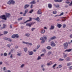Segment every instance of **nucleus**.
<instances>
[{
	"label": "nucleus",
	"mask_w": 72,
	"mask_h": 72,
	"mask_svg": "<svg viewBox=\"0 0 72 72\" xmlns=\"http://www.w3.org/2000/svg\"><path fill=\"white\" fill-rule=\"evenodd\" d=\"M47 49H48V50H50V49H51V47L50 46H48L46 48Z\"/></svg>",
	"instance_id": "bb28decb"
},
{
	"label": "nucleus",
	"mask_w": 72,
	"mask_h": 72,
	"mask_svg": "<svg viewBox=\"0 0 72 72\" xmlns=\"http://www.w3.org/2000/svg\"><path fill=\"white\" fill-rule=\"evenodd\" d=\"M37 13L38 14H42V12H41V9H39L38 10Z\"/></svg>",
	"instance_id": "9d476101"
},
{
	"label": "nucleus",
	"mask_w": 72,
	"mask_h": 72,
	"mask_svg": "<svg viewBox=\"0 0 72 72\" xmlns=\"http://www.w3.org/2000/svg\"><path fill=\"white\" fill-rule=\"evenodd\" d=\"M22 18L21 17L20 18H19L18 19V21H20V20H22Z\"/></svg>",
	"instance_id": "4d7b16f0"
},
{
	"label": "nucleus",
	"mask_w": 72,
	"mask_h": 72,
	"mask_svg": "<svg viewBox=\"0 0 72 72\" xmlns=\"http://www.w3.org/2000/svg\"><path fill=\"white\" fill-rule=\"evenodd\" d=\"M11 46V45H10L9 44H8L7 45V46H8V48H10Z\"/></svg>",
	"instance_id": "e433bc0d"
},
{
	"label": "nucleus",
	"mask_w": 72,
	"mask_h": 72,
	"mask_svg": "<svg viewBox=\"0 0 72 72\" xmlns=\"http://www.w3.org/2000/svg\"><path fill=\"white\" fill-rule=\"evenodd\" d=\"M24 51H25V52H26V51H27V48H26L24 49Z\"/></svg>",
	"instance_id": "37998d69"
},
{
	"label": "nucleus",
	"mask_w": 72,
	"mask_h": 72,
	"mask_svg": "<svg viewBox=\"0 0 72 72\" xmlns=\"http://www.w3.org/2000/svg\"><path fill=\"white\" fill-rule=\"evenodd\" d=\"M27 44L28 45V46L30 45V46H32V44L31 43L27 42Z\"/></svg>",
	"instance_id": "a878e982"
},
{
	"label": "nucleus",
	"mask_w": 72,
	"mask_h": 72,
	"mask_svg": "<svg viewBox=\"0 0 72 72\" xmlns=\"http://www.w3.org/2000/svg\"><path fill=\"white\" fill-rule=\"evenodd\" d=\"M0 18H1L2 19H3L4 20H6L7 18L6 17L5 15H1L0 16Z\"/></svg>",
	"instance_id": "7ed1b4c3"
},
{
	"label": "nucleus",
	"mask_w": 72,
	"mask_h": 72,
	"mask_svg": "<svg viewBox=\"0 0 72 72\" xmlns=\"http://www.w3.org/2000/svg\"><path fill=\"white\" fill-rule=\"evenodd\" d=\"M41 59V57L40 56H39L37 58V60H40Z\"/></svg>",
	"instance_id": "de8ad7c7"
},
{
	"label": "nucleus",
	"mask_w": 72,
	"mask_h": 72,
	"mask_svg": "<svg viewBox=\"0 0 72 72\" xmlns=\"http://www.w3.org/2000/svg\"><path fill=\"white\" fill-rule=\"evenodd\" d=\"M30 35V34L29 33H27L25 34V36H27V37H29Z\"/></svg>",
	"instance_id": "7c9ffc66"
},
{
	"label": "nucleus",
	"mask_w": 72,
	"mask_h": 72,
	"mask_svg": "<svg viewBox=\"0 0 72 72\" xmlns=\"http://www.w3.org/2000/svg\"><path fill=\"white\" fill-rule=\"evenodd\" d=\"M57 38V37L55 36H53L50 38L49 40V42H50L51 40H54V39H55Z\"/></svg>",
	"instance_id": "20e7f679"
},
{
	"label": "nucleus",
	"mask_w": 72,
	"mask_h": 72,
	"mask_svg": "<svg viewBox=\"0 0 72 72\" xmlns=\"http://www.w3.org/2000/svg\"><path fill=\"white\" fill-rule=\"evenodd\" d=\"M45 30H42L41 31V32L42 33H45Z\"/></svg>",
	"instance_id": "c756f323"
},
{
	"label": "nucleus",
	"mask_w": 72,
	"mask_h": 72,
	"mask_svg": "<svg viewBox=\"0 0 72 72\" xmlns=\"http://www.w3.org/2000/svg\"><path fill=\"white\" fill-rule=\"evenodd\" d=\"M17 55L18 56H21V53H19V52H17Z\"/></svg>",
	"instance_id": "ea45409f"
},
{
	"label": "nucleus",
	"mask_w": 72,
	"mask_h": 72,
	"mask_svg": "<svg viewBox=\"0 0 72 72\" xmlns=\"http://www.w3.org/2000/svg\"><path fill=\"white\" fill-rule=\"evenodd\" d=\"M29 53V55H31L33 54V52L32 51H31L30 52H28Z\"/></svg>",
	"instance_id": "aec40b11"
},
{
	"label": "nucleus",
	"mask_w": 72,
	"mask_h": 72,
	"mask_svg": "<svg viewBox=\"0 0 72 72\" xmlns=\"http://www.w3.org/2000/svg\"><path fill=\"white\" fill-rule=\"evenodd\" d=\"M1 30H2V29H4V28H5V27L3 26V27H1Z\"/></svg>",
	"instance_id": "680f3d73"
},
{
	"label": "nucleus",
	"mask_w": 72,
	"mask_h": 72,
	"mask_svg": "<svg viewBox=\"0 0 72 72\" xmlns=\"http://www.w3.org/2000/svg\"><path fill=\"white\" fill-rule=\"evenodd\" d=\"M24 66V64H22L21 66V68H23Z\"/></svg>",
	"instance_id": "79ce46f5"
},
{
	"label": "nucleus",
	"mask_w": 72,
	"mask_h": 72,
	"mask_svg": "<svg viewBox=\"0 0 72 72\" xmlns=\"http://www.w3.org/2000/svg\"><path fill=\"white\" fill-rule=\"evenodd\" d=\"M33 12V10H31L29 12V13L31 14Z\"/></svg>",
	"instance_id": "4c0bfd02"
},
{
	"label": "nucleus",
	"mask_w": 72,
	"mask_h": 72,
	"mask_svg": "<svg viewBox=\"0 0 72 72\" xmlns=\"http://www.w3.org/2000/svg\"><path fill=\"white\" fill-rule=\"evenodd\" d=\"M57 65V64H55L53 66V68H54V67H55Z\"/></svg>",
	"instance_id": "58836bf2"
},
{
	"label": "nucleus",
	"mask_w": 72,
	"mask_h": 72,
	"mask_svg": "<svg viewBox=\"0 0 72 72\" xmlns=\"http://www.w3.org/2000/svg\"><path fill=\"white\" fill-rule=\"evenodd\" d=\"M7 54L6 53H4V56H7Z\"/></svg>",
	"instance_id": "603ef678"
},
{
	"label": "nucleus",
	"mask_w": 72,
	"mask_h": 72,
	"mask_svg": "<svg viewBox=\"0 0 72 72\" xmlns=\"http://www.w3.org/2000/svg\"><path fill=\"white\" fill-rule=\"evenodd\" d=\"M11 1V4H14L15 3V1H14L13 0H10Z\"/></svg>",
	"instance_id": "2eb2a0df"
},
{
	"label": "nucleus",
	"mask_w": 72,
	"mask_h": 72,
	"mask_svg": "<svg viewBox=\"0 0 72 72\" xmlns=\"http://www.w3.org/2000/svg\"><path fill=\"white\" fill-rule=\"evenodd\" d=\"M69 37L70 38H72V34L70 35L69 36Z\"/></svg>",
	"instance_id": "774afa93"
},
{
	"label": "nucleus",
	"mask_w": 72,
	"mask_h": 72,
	"mask_svg": "<svg viewBox=\"0 0 72 72\" xmlns=\"http://www.w3.org/2000/svg\"><path fill=\"white\" fill-rule=\"evenodd\" d=\"M64 49H66L68 48V42H65L63 44Z\"/></svg>",
	"instance_id": "f257e3e1"
},
{
	"label": "nucleus",
	"mask_w": 72,
	"mask_h": 72,
	"mask_svg": "<svg viewBox=\"0 0 72 72\" xmlns=\"http://www.w3.org/2000/svg\"><path fill=\"white\" fill-rule=\"evenodd\" d=\"M55 28V26L54 24L52 25L51 26V28H50V30H54Z\"/></svg>",
	"instance_id": "423d86ee"
},
{
	"label": "nucleus",
	"mask_w": 72,
	"mask_h": 72,
	"mask_svg": "<svg viewBox=\"0 0 72 72\" xmlns=\"http://www.w3.org/2000/svg\"><path fill=\"white\" fill-rule=\"evenodd\" d=\"M58 67L59 68H61L62 67V65H60L58 66Z\"/></svg>",
	"instance_id": "5fc2aeb1"
},
{
	"label": "nucleus",
	"mask_w": 72,
	"mask_h": 72,
	"mask_svg": "<svg viewBox=\"0 0 72 72\" xmlns=\"http://www.w3.org/2000/svg\"><path fill=\"white\" fill-rule=\"evenodd\" d=\"M66 27V25L65 24H64L63 26V28H65Z\"/></svg>",
	"instance_id": "8fccbe9b"
},
{
	"label": "nucleus",
	"mask_w": 72,
	"mask_h": 72,
	"mask_svg": "<svg viewBox=\"0 0 72 72\" xmlns=\"http://www.w3.org/2000/svg\"><path fill=\"white\" fill-rule=\"evenodd\" d=\"M30 6V4H25L24 6V9H27V8H28Z\"/></svg>",
	"instance_id": "0eeeda50"
},
{
	"label": "nucleus",
	"mask_w": 72,
	"mask_h": 72,
	"mask_svg": "<svg viewBox=\"0 0 72 72\" xmlns=\"http://www.w3.org/2000/svg\"><path fill=\"white\" fill-rule=\"evenodd\" d=\"M63 54L64 55L63 57L64 58H66L67 57V54H65V53H63Z\"/></svg>",
	"instance_id": "dca6fc26"
},
{
	"label": "nucleus",
	"mask_w": 72,
	"mask_h": 72,
	"mask_svg": "<svg viewBox=\"0 0 72 72\" xmlns=\"http://www.w3.org/2000/svg\"><path fill=\"white\" fill-rule=\"evenodd\" d=\"M69 6H71L72 5V1H71V3L69 4Z\"/></svg>",
	"instance_id": "3c124183"
},
{
	"label": "nucleus",
	"mask_w": 72,
	"mask_h": 72,
	"mask_svg": "<svg viewBox=\"0 0 72 72\" xmlns=\"http://www.w3.org/2000/svg\"><path fill=\"white\" fill-rule=\"evenodd\" d=\"M22 43H23V44H27V42H25L24 41L22 42Z\"/></svg>",
	"instance_id": "052dcab7"
},
{
	"label": "nucleus",
	"mask_w": 72,
	"mask_h": 72,
	"mask_svg": "<svg viewBox=\"0 0 72 72\" xmlns=\"http://www.w3.org/2000/svg\"><path fill=\"white\" fill-rule=\"evenodd\" d=\"M30 19L28 20L27 21H26L24 22V23H27V22H30V21H32V18L31 17L29 18Z\"/></svg>",
	"instance_id": "9b49d317"
},
{
	"label": "nucleus",
	"mask_w": 72,
	"mask_h": 72,
	"mask_svg": "<svg viewBox=\"0 0 72 72\" xmlns=\"http://www.w3.org/2000/svg\"><path fill=\"white\" fill-rule=\"evenodd\" d=\"M8 40L9 41H10V42H12V39H9Z\"/></svg>",
	"instance_id": "0e129e2a"
},
{
	"label": "nucleus",
	"mask_w": 72,
	"mask_h": 72,
	"mask_svg": "<svg viewBox=\"0 0 72 72\" xmlns=\"http://www.w3.org/2000/svg\"><path fill=\"white\" fill-rule=\"evenodd\" d=\"M36 21H37V22H39L40 20V18L39 17H37L36 19H35Z\"/></svg>",
	"instance_id": "b1692460"
},
{
	"label": "nucleus",
	"mask_w": 72,
	"mask_h": 72,
	"mask_svg": "<svg viewBox=\"0 0 72 72\" xmlns=\"http://www.w3.org/2000/svg\"><path fill=\"white\" fill-rule=\"evenodd\" d=\"M6 17L7 18H9V17L10 16V14L9 13H6Z\"/></svg>",
	"instance_id": "6e6552de"
},
{
	"label": "nucleus",
	"mask_w": 72,
	"mask_h": 72,
	"mask_svg": "<svg viewBox=\"0 0 72 72\" xmlns=\"http://www.w3.org/2000/svg\"><path fill=\"white\" fill-rule=\"evenodd\" d=\"M48 7L49 8H52V5L50 4H48Z\"/></svg>",
	"instance_id": "a211bd4d"
},
{
	"label": "nucleus",
	"mask_w": 72,
	"mask_h": 72,
	"mask_svg": "<svg viewBox=\"0 0 72 72\" xmlns=\"http://www.w3.org/2000/svg\"><path fill=\"white\" fill-rule=\"evenodd\" d=\"M55 2H62L63 1V0H54Z\"/></svg>",
	"instance_id": "ddd939ff"
},
{
	"label": "nucleus",
	"mask_w": 72,
	"mask_h": 72,
	"mask_svg": "<svg viewBox=\"0 0 72 72\" xmlns=\"http://www.w3.org/2000/svg\"><path fill=\"white\" fill-rule=\"evenodd\" d=\"M45 65H41V68H44V67H45Z\"/></svg>",
	"instance_id": "49530a36"
},
{
	"label": "nucleus",
	"mask_w": 72,
	"mask_h": 72,
	"mask_svg": "<svg viewBox=\"0 0 72 72\" xmlns=\"http://www.w3.org/2000/svg\"><path fill=\"white\" fill-rule=\"evenodd\" d=\"M72 64V63L71 62H69L67 63V66H69Z\"/></svg>",
	"instance_id": "393cba45"
},
{
	"label": "nucleus",
	"mask_w": 72,
	"mask_h": 72,
	"mask_svg": "<svg viewBox=\"0 0 72 72\" xmlns=\"http://www.w3.org/2000/svg\"><path fill=\"white\" fill-rule=\"evenodd\" d=\"M3 27H4V28L6 27V25H5V24H3Z\"/></svg>",
	"instance_id": "6e6d98bb"
},
{
	"label": "nucleus",
	"mask_w": 72,
	"mask_h": 72,
	"mask_svg": "<svg viewBox=\"0 0 72 72\" xmlns=\"http://www.w3.org/2000/svg\"><path fill=\"white\" fill-rule=\"evenodd\" d=\"M35 23V22H30L29 23H27L26 24V26H29V27H31L32 25H33Z\"/></svg>",
	"instance_id": "f03ea898"
},
{
	"label": "nucleus",
	"mask_w": 72,
	"mask_h": 72,
	"mask_svg": "<svg viewBox=\"0 0 72 72\" xmlns=\"http://www.w3.org/2000/svg\"><path fill=\"white\" fill-rule=\"evenodd\" d=\"M57 12L56 11H54L53 12V14H57Z\"/></svg>",
	"instance_id": "473e14b6"
},
{
	"label": "nucleus",
	"mask_w": 72,
	"mask_h": 72,
	"mask_svg": "<svg viewBox=\"0 0 72 72\" xmlns=\"http://www.w3.org/2000/svg\"><path fill=\"white\" fill-rule=\"evenodd\" d=\"M40 46V45H38L37 46V49H38L39 48V47Z\"/></svg>",
	"instance_id": "09e8293b"
},
{
	"label": "nucleus",
	"mask_w": 72,
	"mask_h": 72,
	"mask_svg": "<svg viewBox=\"0 0 72 72\" xmlns=\"http://www.w3.org/2000/svg\"><path fill=\"white\" fill-rule=\"evenodd\" d=\"M51 46H52V47H54V46H55L56 45V44L54 43V42L52 41L51 42Z\"/></svg>",
	"instance_id": "1a4fd4ad"
},
{
	"label": "nucleus",
	"mask_w": 72,
	"mask_h": 72,
	"mask_svg": "<svg viewBox=\"0 0 72 72\" xmlns=\"http://www.w3.org/2000/svg\"><path fill=\"white\" fill-rule=\"evenodd\" d=\"M44 38H43V37H41L40 38V40H44Z\"/></svg>",
	"instance_id": "13d9d810"
},
{
	"label": "nucleus",
	"mask_w": 72,
	"mask_h": 72,
	"mask_svg": "<svg viewBox=\"0 0 72 72\" xmlns=\"http://www.w3.org/2000/svg\"><path fill=\"white\" fill-rule=\"evenodd\" d=\"M51 62H50L49 63H47V65H48V66H50V65H51V64H52V63H51Z\"/></svg>",
	"instance_id": "c9c22d12"
},
{
	"label": "nucleus",
	"mask_w": 72,
	"mask_h": 72,
	"mask_svg": "<svg viewBox=\"0 0 72 72\" xmlns=\"http://www.w3.org/2000/svg\"><path fill=\"white\" fill-rule=\"evenodd\" d=\"M28 12V9H26L25 10L24 13L23 14V16H26V14Z\"/></svg>",
	"instance_id": "39448f33"
},
{
	"label": "nucleus",
	"mask_w": 72,
	"mask_h": 72,
	"mask_svg": "<svg viewBox=\"0 0 72 72\" xmlns=\"http://www.w3.org/2000/svg\"><path fill=\"white\" fill-rule=\"evenodd\" d=\"M9 39H10V38H8L6 37H5L4 38V40H8Z\"/></svg>",
	"instance_id": "f704fd0d"
},
{
	"label": "nucleus",
	"mask_w": 72,
	"mask_h": 72,
	"mask_svg": "<svg viewBox=\"0 0 72 72\" xmlns=\"http://www.w3.org/2000/svg\"><path fill=\"white\" fill-rule=\"evenodd\" d=\"M45 42V40H44V39H43V40H42L41 43V44H43V43H44Z\"/></svg>",
	"instance_id": "cd10ccee"
},
{
	"label": "nucleus",
	"mask_w": 72,
	"mask_h": 72,
	"mask_svg": "<svg viewBox=\"0 0 72 72\" xmlns=\"http://www.w3.org/2000/svg\"><path fill=\"white\" fill-rule=\"evenodd\" d=\"M7 4L9 5H10V4H11V1H10H10L7 2Z\"/></svg>",
	"instance_id": "2f4dec72"
},
{
	"label": "nucleus",
	"mask_w": 72,
	"mask_h": 72,
	"mask_svg": "<svg viewBox=\"0 0 72 72\" xmlns=\"http://www.w3.org/2000/svg\"><path fill=\"white\" fill-rule=\"evenodd\" d=\"M43 51L45 53H46V50L45 49H44L43 50Z\"/></svg>",
	"instance_id": "e2e57ef3"
},
{
	"label": "nucleus",
	"mask_w": 72,
	"mask_h": 72,
	"mask_svg": "<svg viewBox=\"0 0 72 72\" xmlns=\"http://www.w3.org/2000/svg\"><path fill=\"white\" fill-rule=\"evenodd\" d=\"M66 61H70V58L69 57H67L66 58Z\"/></svg>",
	"instance_id": "4be33fe9"
},
{
	"label": "nucleus",
	"mask_w": 72,
	"mask_h": 72,
	"mask_svg": "<svg viewBox=\"0 0 72 72\" xmlns=\"http://www.w3.org/2000/svg\"><path fill=\"white\" fill-rule=\"evenodd\" d=\"M36 2L35 1H33L31 2L30 3V4H36Z\"/></svg>",
	"instance_id": "f8f14e48"
},
{
	"label": "nucleus",
	"mask_w": 72,
	"mask_h": 72,
	"mask_svg": "<svg viewBox=\"0 0 72 72\" xmlns=\"http://www.w3.org/2000/svg\"><path fill=\"white\" fill-rule=\"evenodd\" d=\"M62 22H64V21H65L66 19H65V17H62Z\"/></svg>",
	"instance_id": "5701e85b"
},
{
	"label": "nucleus",
	"mask_w": 72,
	"mask_h": 72,
	"mask_svg": "<svg viewBox=\"0 0 72 72\" xmlns=\"http://www.w3.org/2000/svg\"><path fill=\"white\" fill-rule=\"evenodd\" d=\"M57 26L58 28H60L62 27V25L61 24H58L57 25Z\"/></svg>",
	"instance_id": "4468645a"
},
{
	"label": "nucleus",
	"mask_w": 72,
	"mask_h": 72,
	"mask_svg": "<svg viewBox=\"0 0 72 72\" xmlns=\"http://www.w3.org/2000/svg\"><path fill=\"white\" fill-rule=\"evenodd\" d=\"M15 37V34H14L12 36V38H13V39H14Z\"/></svg>",
	"instance_id": "c03bdc74"
},
{
	"label": "nucleus",
	"mask_w": 72,
	"mask_h": 72,
	"mask_svg": "<svg viewBox=\"0 0 72 72\" xmlns=\"http://www.w3.org/2000/svg\"><path fill=\"white\" fill-rule=\"evenodd\" d=\"M59 61H63L64 60V59L60 58L59 59Z\"/></svg>",
	"instance_id": "a19ab883"
},
{
	"label": "nucleus",
	"mask_w": 72,
	"mask_h": 72,
	"mask_svg": "<svg viewBox=\"0 0 72 72\" xmlns=\"http://www.w3.org/2000/svg\"><path fill=\"white\" fill-rule=\"evenodd\" d=\"M72 69V66H71L69 68V70H71Z\"/></svg>",
	"instance_id": "864d4df0"
},
{
	"label": "nucleus",
	"mask_w": 72,
	"mask_h": 72,
	"mask_svg": "<svg viewBox=\"0 0 72 72\" xmlns=\"http://www.w3.org/2000/svg\"><path fill=\"white\" fill-rule=\"evenodd\" d=\"M5 72H11L10 70H7L5 71Z\"/></svg>",
	"instance_id": "338daca9"
},
{
	"label": "nucleus",
	"mask_w": 72,
	"mask_h": 72,
	"mask_svg": "<svg viewBox=\"0 0 72 72\" xmlns=\"http://www.w3.org/2000/svg\"><path fill=\"white\" fill-rule=\"evenodd\" d=\"M72 50V49H69L68 50H66L65 51V52L66 51H68V52H69L70 51H71Z\"/></svg>",
	"instance_id": "f3484780"
},
{
	"label": "nucleus",
	"mask_w": 72,
	"mask_h": 72,
	"mask_svg": "<svg viewBox=\"0 0 72 72\" xmlns=\"http://www.w3.org/2000/svg\"><path fill=\"white\" fill-rule=\"evenodd\" d=\"M54 6H55V8H59V4H54Z\"/></svg>",
	"instance_id": "6ab92c4d"
},
{
	"label": "nucleus",
	"mask_w": 72,
	"mask_h": 72,
	"mask_svg": "<svg viewBox=\"0 0 72 72\" xmlns=\"http://www.w3.org/2000/svg\"><path fill=\"white\" fill-rule=\"evenodd\" d=\"M70 3V2L69 1V2H66V4H69V3Z\"/></svg>",
	"instance_id": "69168bd1"
},
{
	"label": "nucleus",
	"mask_w": 72,
	"mask_h": 72,
	"mask_svg": "<svg viewBox=\"0 0 72 72\" xmlns=\"http://www.w3.org/2000/svg\"><path fill=\"white\" fill-rule=\"evenodd\" d=\"M15 37L17 38H18L19 37V36L18 34H15Z\"/></svg>",
	"instance_id": "c85d7f7f"
},
{
	"label": "nucleus",
	"mask_w": 72,
	"mask_h": 72,
	"mask_svg": "<svg viewBox=\"0 0 72 72\" xmlns=\"http://www.w3.org/2000/svg\"><path fill=\"white\" fill-rule=\"evenodd\" d=\"M32 8H33V5L31 4L30 6V8H31V9H32Z\"/></svg>",
	"instance_id": "bf43d9fd"
},
{
	"label": "nucleus",
	"mask_w": 72,
	"mask_h": 72,
	"mask_svg": "<svg viewBox=\"0 0 72 72\" xmlns=\"http://www.w3.org/2000/svg\"><path fill=\"white\" fill-rule=\"evenodd\" d=\"M64 13L62 12L59 15V16H61V15H63L64 14Z\"/></svg>",
	"instance_id": "a18cd8bd"
},
{
	"label": "nucleus",
	"mask_w": 72,
	"mask_h": 72,
	"mask_svg": "<svg viewBox=\"0 0 72 72\" xmlns=\"http://www.w3.org/2000/svg\"><path fill=\"white\" fill-rule=\"evenodd\" d=\"M52 53H51V51H49L47 53V55H48V56H49V55H50V54H51Z\"/></svg>",
	"instance_id": "412c9836"
},
{
	"label": "nucleus",
	"mask_w": 72,
	"mask_h": 72,
	"mask_svg": "<svg viewBox=\"0 0 72 72\" xmlns=\"http://www.w3.org/2000/svg\"><path fill=\"white\" fill-rule=\"evenodd\" d=\"M8 33V32L7 31H4L3 32V33L5 35H6V34H7V33Z\"/></svg>",
	"instance_id": "72a5a7b5"
}]
</instances>
